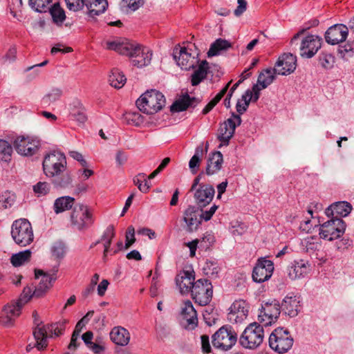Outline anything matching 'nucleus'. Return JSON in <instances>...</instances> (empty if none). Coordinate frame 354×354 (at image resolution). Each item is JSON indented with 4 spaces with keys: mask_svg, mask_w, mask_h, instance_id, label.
I'll use <instances>...</instances> for the list:
<instances>
[{
    "mask_svg": "<svg viewBox=\"0 0 354 354\" xmlns=\"http://www.w3.org/2000/svg\"><path fill=\"white\" fill-rule=\"evenodd\" d=\"M106 48L129 56L132 64L138 68L149 65L152 58V51L149 48L141 46L125 38L107 41Z\"/></svg>",
    "mask_w": 354,
    "mask_h": 354,
    "instance_id": "f257e3e1",
    "label": "nucleus"
},
{
    "mask_svg": "<svg viewBox=\"0 0 354 354\" xmlns=\"http://www.w3.org/2000/svg\"><path fill=\"white\" fill-rule=\"evenodd\" d=\"M66 164L64 154L58 151H51L44 158V172L46 176L53 178V183L57 187L64 188L71 184V176L66 172Z\"/></svg>",
    "mask_w": 354,
    "mask_h": 354,
    "instance_id": "f03ea898",
    "label": "nucleus"
},
{
    "mask_svg": "<svg viewBox=\"0 0 354 354\" xmlns=\"http://www.w3.org/2000/svg\"><path fill=\"white\" fill-rule=\"evenodd\" d=\"M166 100L162 93L152 89L147 91L136 101L137 107L147 114H153L165 105Z\"/></svg>",
    "mask_w": 354,
    "mask_h": 354,
    "instance_id": "7ed1b4c3",
    "label": "nucleus"
},
{
    "mask_svg": "<svg viewBox=\"0 0 354 354\" xmlns=\"http://www.w3.org/2000/svg\"><path fill=\"white\" fill-rule=\"evenodd\" d=\"M71 223L75 230L79 232H85L94 223L91 210L86 205L75 204L71 214Z\"/></svg>",
    "mask_w": 354,
    "mask_h": 354,
    "instance_id": "20e7f679",
    "label": "nucleus"
},
{
    "mask_svg": "<svg viewBox=\"0 0 354 354\" xmlns=\"http://www.w3.org/2000/svg\"><path fill=\"white\" fill-rule=\"evenodd\" d=\"M11 236L19 245L25 247L30 244L34 239L31 223L26 218L15 221L11 227Z\"/></svg>",
    "mask_w": 354,
    "mask_h": 354,
    "instance_id": "39448f33",
    "label": "nucleus"
},
{
    "mask_svg": "<svg viewBox=\"0 0 354 354\" xmlns=\"http://www.w3.org/2000/svg\"><path fill=\"white\" fill-rule=\"evenodd\" d=\"M263 339V325L253 322L245 328L240 337L239 342L245 348L254 349L261 344Z\"/></svg>",
    "mask_w": 354,
    "mask_h": 354,
    "instance_id": "423d86ee",
    "label": "nucleus"
},
{
    "mask_svg": "<svg viewBox=\"0 0 354 354\" xmlns=\"http://www.w3.org/2000/svg\"><path fill=\"white\" fill-rule=\"evenodd\" d=\"M293 344V338L290 332L283 328H276L270 335L269 345L270 348L279 353H285Z\"/></svg>",
    "mask_w": 354,
    "mask_h": 354,
    "instance_id": "0eeeda50",
    "label": "nucleus"
},
{
    "mask_svg": "<svg viewBox=\"0 0 354 354\" xmlns=\"http://www.w3.org/2000/svg\"><path fill=\"white\" fill-rule=\"evenodd\" d=\"M236 341V333L230 326H222L212 336L213 346L223 351L230 349Z\"/></svg>",
    "mask_w": 354,
    "mask_h": 354,
    "instance_id": "6e6552de",
    "label": "nucleus"
},
{
    "mask_svg": "<svg viewBox=\"0 0 354 354\" xmlns=\"http://www.w3.org/2000/svg\"><path fill=\"white\" fill-rule=\"evenodd\" d=\"M346 224L341 218H332L319 227V236L324 239L333 241L340 238L344 233Z\"/></svg>",
    "mask_w": 354,
    "mask_h": 354,
    "instance_id": "1a4fd4ad",
    "label": "nucleus"
},
{
    "mask_svg": "<svg viewBox=\"0 0 354 354\" xmlns=\"http://www.w3.org/2000/svg\"><path fill=\"white\" fill-rule=\"evenodd\" d=\"M213 286L211 282L205 279H200L194 282L191 290L192 299L200 306H206L212 300Z\"/></svg>",
    "mask_w": 354,
    "mask_h": 354,
    "instance_id": "9d476101",
    "label": "nucleus"
},
{
    "mask_svg": "<svg viewBox=\"0 0 354 354\" xmlns=\"http://www.w3.org/2000/svg\"><path fill=\"white\" fill-rule=\"evenodd\" d=\"M13 146L19 154L24 156H32L39 151L41 142L37 137L20 136L15 138Z\"/></svg>",
    "mask_w": 354,
    "mask_h": 354,
    "instance_id": "9b49d317",
    "label": "nucleus"
},
{
    "mask_svg": "<svg viewBox=\"0 0 354 354\" xmlns=\"http://www.w3.org/2000/svg\"><path fill=\"white\" fill-rule=\"evenodd\" d=\"M280 313L281 307L278 301L274 299L271 302H266L261 305L258 320L265 326H270L277 320Z\"/></svg>",
    "mask_w": 354,
    "mask_h": 354,
    "instance_id": "f8f14e48",
    "label": "nucleus"
},
{
    "mask_svg": "<svg viewBox=\"0 0 354 354\" xmlns=\"http://www.w3.org/2000/svg\"><path fill=\"white\" fill-rule=\"evenodd\" d=\"M241 123V118L239 115L232 113V117L221 124L218 129V139L221 142L218 147L222 145H228L230 138L233 136L236 126Z\"/></svg>",
    "mask_w": 354,
    "mask_h": 354,
    "instance_id": "ddd939ff",
    "label": "nucleus"
},
{
    "mask_svg": "<svg viewBox=\"0 0 354 354\" xmlns=\"http://www.w3.org/2000/svg\"><path fill=\"white\" fill-rule=\"evenodd\" d=\"M274 264L266 258L259 259L252 271V279L257 283L268 281L272 275Z\"/></svg>",
    "mask_w": 354,
    "mask_h": 354,
    "instance_id": "4468645a",
    "label": "nucleus"
},
{
    "mask_svg": "<svg viewBox=\"0 0 354 354\" xmlns=\"http://www.w3.org/2000/svg\"><path fill=\"white\" fill-rule=\"evenodd\" d=\"M249 304L243 299L236 300L230 308L227 319L230 323H242L248 317Z\"/></svg>",
    "mask_w": 354,
    "mask_h": 354,
    "instance_id": "2eb2a0df",
    "label": "nucleus"
},
{
    "mask_svg": "<svg viewBox=\"0 0 354 354\" xmlns=\"http://www.w3.org/2000/svg\"><path fill=\"white\" fill-rule=\"evenodd\" d=\"M21 305L15 303L5 305L0 313V324L4 327H12L17 317L21 314Z\"/></svg>",
    "mask_w": 354,
    "mask_h": 354,
    "instance_id": "dca6fc26",
    "label": "nucleus"
},
{
    "mask_svg": "<svg viewBox=\"0 0 354 354\" xmlns=\"http://www.w3.org/2000/svg\"><path fill=\"white\" fill-rule=\"evenodd\" d=\"M348 29L344 24H335L330 26L325 33L326 41L331 45L338 44L346 40Z\"/></svg>",
    "mask_w": 354,
    "mask_h": 354,
    "instance_id": "f3484780",
    "label": "nucleus"
},
{
    "mask_svg": "<svg viewBox=\"0 0 354 354\" xmlns=\"http://www.w3.org/2000/svg\"><path fill=\"white\" fill-rule=\"evenodd\" d=\"M192 193L196 204L198 207L203 208L212 202L215 190L210 185H200Z\"/></svg>",
    "mask_w": 354,
    "mask_h": 354,
    "instance_id": "a211bd4d",
    "label": "nucleus"
},
{
    "mask_svg": "<svg viewBox=\"0 0 354 354\" xmlns=\"http://www.w3.org/2000/svg\"><path fill=\"white\" fill-rule=\"evenodd\" d=\"M297 66V59L291 53H284L280 56L275 64L277 74L287 75L294 72Z\"/></svg>",
    "mask_w": 354,
    "mask_h": 354,
    "instance_id": "6ab92c4d",
    "label": "nucleus"
},
{
    "mask_svg": "<svg viewBox=\"0 0 354 354\" xmlns=\"http://www.w3.org/2000/svg\"><path fill=\"white\" fill-rule=\"evenodd\" d=\"M322 39L315 35H308L301 41L300 55L301 57L311 58L321 48Z\"/></svg>",
    "mask_w": 354,
    "mask_h": 354,
    "instance_id": "aec40b11",
    "label": "nucleus"
},
{
    "mask_svg": "<svg viewBox=\"0 0 354 354\" xmlns=\"http://www.w3.org/2000/svg\"><path fill=\"white\" fill-rule=\"evenodd\" d=\"M174 59L177 64L183 70L193 68L196 62L194 57L188 53L185 47L175 48L174 50Z\"/></svg>",
    "mask_w": 354,
    "mask_h": 354,
    "instance_id": "412c9836",
    "label": "nucleus"
},
{
    "mask_svg": "<svg viewBox=\"0 0 354 354\" xmlns=\"http://www.w3.org/2000/svg\"><path fill=\"white\" fill-rule=\"evenodd\" d=\"M183 221L186 223V230L189 232L196 231L201 223L199 211L192 205H189L184 212Z\"/></svg>",
    "mask_w": 354,
    "mask_h": 354,
    "instance_id": "4be33fe9",
    "label": "nucleus"
},
{
    "mask_svg": "<svg viewBox=\"0 0 354 354\" xmlns=\"http://www.w3.org/2000/svg\"><path fill=\"white\" fill-rule=\"evenodd\" d=\"M194 271L183 270L176 277V283L181 293L191 292L194 285Z\"/></svg>",
    "mask_w": 354,
    "mask_h": 354,
    "instance_id": "5701e85b",
    "label": "nucleus"
},
{
    "mask_svg": "<svg viewBox=\"0 0 354 354\" xmlns=\"http://www.w3.org/2000/svg\"><path fill=\"white\" fill-rule=\"evenodd\" d=\"M35 278L42 277L39 285L35 287L34 294L35 297H40L52 286V283L55 281L56 277L53 274H48L41 270H35Z\"/></svg>",
    "mask_w": 354,
    "mask_h": 354,
    "instance_id": "b1692460",
    "label": "nucleus"
},
{
    "mask_svg": "<svg viewBox=\"0 0 354 354\" xmlns=\"http://www.w3.org/2000/svg\"><path fill=\"white\" fill-rule=\"evenodd\" d=\"M299 297L297 295H287L283 299L281 310L290 317H296L301 310Z\"/></svg>",
    "mask_w": 354,
    "mask_h": 354,
    "instance_id": "393cba45",
    "label": "nucleus"
},
{
    "mask_svg": "<svg viewBox=\"0 0 354 354\" xmlns=\"http://www.w3.org/2000/svg\"><path fill=\"white\" fill-rule=\"evenodd\" d=\"M310 270V264L308 261L300 259L295 261L294 263L288 268V277L292 279H297L304 277Z\"/></svg>",
    "mask_w": 354,
    "mask_h": 354,
    "instance_id": "a878e982",
    "label": "nucleus"
},
{
    "mask_svg": "<svg viewBox=\"0 0 354 354\" xmlns=\"http://www.w3.org/2000/svg\"><path fill=\"white\" fill-rule=\"evenodd\" d=\"M352 206L346 201L336 202L330 205L325 211L328 217L339 218L347 216L351 212Z\"/></svg>",
    "mask_w": 354,
    "mask_h": 354,
    "instance_id": "bb28decb",
    "label": "nucleus"
},
{
    "mask_svg": "<svg viewBox=\"0 0 354 354\" xmlns=\"http://www.w3.org/2000/svg\"><path fill=\"white\" fill-rule=\"evenodd\" d=\"M201 100L194 97H190L185 93L176 100L170 106L172 113L180 112L187 110L189 107H195Z\"/></svg>",
    "mask_w": 354,
    "mask_h": 354,
    "instance_id": "cd10ccee",
    "label": "nucleus"
},
{
    "mask_svg": "<svg viewBox=\"0 0 354 354\" xmlns=\"http://www.w3.org/2000/svg\"><path fill=\"white\" fill-rule=\"evenodd\" d=\"M180 315L186 320L187 326L190 328H195L198 324L197 313L189 300L183 302L181 307Z\"/></svg>",
    "mask_w": 354,
    "mask_h": 354,
    "instance_id": "c85d7f7f",
    "label": "nucleus"
},
{
    "mask_svg": "<svg viewBox=\"0 0 354 354\" xmlns=\"http://www.w3.org/2000/svg\"><path fill=\"white\" fill-rule=\"evenodd\" d=\"M107 7L106 0H84V8H86V13L92 17L104 12Z\"/></svg>",
    "mask_w": 354,
    "mask_h": 354,
    "instance_id": "c756f323",
    "label": "nucleus"
},
{
    "mask_svg": "<svg viewBox=\"0 0 354 354\" xmlns=\"http://www.w3.org/2000/svg\"><path fill=\"white\" fill-rule=\"evenodd\" d=\"M111 339L117 345L126 346L130 340L129 331L121 326L115 327L110 333Z\"/></svg>",
    "mask_w": 354,
    "mask_h": 354,
    "instance_id": "7c9ffc66",
    "label": "nucleus"
},
{
    "mask_svg": "<svg viewBox=\"0 0 354 354\" xmlns=\"http://www.w3.org/2000/svg\"><path fill=\"white\" fill-rule=\"evenodd\" d=\"M223 154L220 151H215L209 157L206 167V174L212 175L221 169L223 163Z\"/></svg>",
    "mask_w": 354,
    "mask_h": 354,
    "instance_id": "2f4dec72",
    "label": "nucleus"
},
{
    "mask_svg": "<svg viewBox=\"0 0 354 354\" xmlns=\"http://www.w3.org/2000/svg\"><path fill=\"white\" fill-rule=\"evenodd\" d=\"M115 229L113 225H109L104 230L100 242H103L104 252H103V260L105 261L108 254L109 253L110 246L112 243V239L115 236Z\"/></svg>",
    "mask_w": 354,
    "mask_h": 354,
    "instance_id": "473e14b6",
    "label": "nucleus"
},
{
    "mask_svg": "<svg viewBox=\"0 0 354 354\" xmlns=\"http://www.w3.org/2000/svg\"><path fill=\"white\" fill-rule=\"evenodd\" d=\"M209 71V64L206 60H203L198 68L192 75L191 82L192 86L198 85L207 77Z\"/></svg>",
    "mask_w": 354,
    "mask_h": 354,
    "instance_id": "72a5a7b5",
    "label": "nucleus"
},
{
    "mask_svg": "<svg viewBox=\"0 0 354 354\" xmlns=\"http://www.w3.org/2000/svg\"><path fill=\"white\" fill-rule=\"evenodd\" d=\"M33 335L36 339L35 346L38 350L46 348L48 345L47 337L48 335V330L46 326H37L33 331Z\"/></svg>",
    "mask_w": 354,
    "mask_h": 354,
    "instance_id": "f704fd0d",
    "label": "nucleus"
},
{
    "mask_svg": "<svg viewBox=\"0 0 354 354\" xmlns=\"http://www.w3.org/2000/svg\"><path fill=\"white\" fill-rule=\"evenodd\" d=\"M75 198L71 196L57 198L54 203L53 209L56 214H59L72 208Z\"/></svg>",
    "mask_w": 354,
    "mask_h": 354,
    "instance_id": "c9c22d12",
    "label": "nucleus"
},
{
    "mask_svg": "<svg viewBox=\"0 0 354 354\" xmlns=\"http://www.w3.org/2000/svg\"><path fill=\"white\" fill-rule=\"evenodd\" d=\"M277 73L274 68H267L263 71L259 75L257 79L258 84L262 88H267L272 83L275 78V74Z\"/></svg>",
    "mask_w": 354,
    "mask_h": 354,
    "instance_id": "e433bc0d",
    "label": "nucleus"
},
{
    "mask_svg": "<svg viewBox=\"0 0 354 354\" xmlns=\"http://www.w3.org/2000/svg\"><path fill=\"white\" fill-rule=\"evenodd\" d=\"M231 47V44L223 39H218L210 46L207 52L209 57L218 55L221 51L225 50Z\"/></svg>",
    "mask_w": 354,
    "mask_h": 354,
    "instance_id": "4c0bfd02",
    "label": "nucleus"
},
{
    "mask_svg": "<svg viewBox=\"0 0 354 354\" xmlns=\"http://www.w3.org/2000/svg\"><path fill=\"white\" fill-rule=\"evenodd\" d=\"M31 254L30 250H26L14 254L10 257V263L14 267H19L30 261Z\"/></svg>",
    "mask_w": 354,
    "mask_h": 354,
    "instance_id": "58836bf2",
    "label": "nucleus"
},
{
    "mask_svg": "<svg viewBox=\"0 0 354 354\" xmlns=\"http://www.w3.org/2000/svg\"><path fill=\"white\" fill-rule=\"evenodd\" d=\"M49 11L53 22L58 26H61L66 19V15L64 9L62 8L57 3H55L50 8H49Z\"/></svg>",
    "mask_w": 354,
    "mask_h": 354,
    "instance_id": "ea45409f",
    "label": "nucleus"
},
{
    "mask_svg": "<svg viewBox=\"0 0 354 354\" xmlns=\"http://www.w3.org/2000/svg\"><path fill=\"white\" fill-rule=\"evenodd\" d=\"M232 81L229 82L221 91L220 92L205 106V107L203 109L202 113L203 115H206L222 99V97L227 93L230 84Z\"/></svg>",
    "mask_w": 354,
    "mask_h": 354,
    "instance_id": "a19ab883",
    "label": "nucleus"
},
{
    "mask_svg": "<svg viewBox=\"0 0 354 354\" xmlns=\"http://www.w3.org/2000/svg\"><path fill=\"white\" fill-rule=\"evenodd\" d=\"M252 91L248 89L241 97V100H239L236 105V111L239 115L243 114L248 108L250 101H252Z\"/></svg>",
    "mask_w": 354,
    "mask_h": 354,
    "instance_id": "79ce46f5",
    "label": "nucleus"
},
{
    "mask_svg": "<svg viewBox=\"0 0 354 354\" xmlns=\"http://www.w3.org/2000/svg\"><path fill=\"white\" fill-rule=\"evenodd\" d=\"M126 80L125 76L117 69L112 71L111 75H110L109 78L110 84L117 88H122L124 85Z\"/></svg>",
    "mask_w": 354,
    "mask_h": 354,
    "instance_id": "37998d69",
    "label": "nucleus"
},
{
    "mask_svg": "<svg viewBox=\"0 0 354 354\" xmlns=\"http://www.w3.org/2000/svg\"><path fill=\"white\" fill-rule=\"evenodd\" d=\"M67 320L64 319L47 326L49 337H58L61 335L66 328Z\"/></svg>",
    "mask_w": 354,
    "mask_h": 354,
    "instance_id": "c03bdc74",
    "label": "nucleus"
},
{
    "mask_svg": "<svg viewBox=\"0 0 354 354\" xmlns=\"http://www.w3.org/2000/svg\"><path fill=\"white\" fill-rule=\"evenodd\" d=\"M303 250L309 254H313L316 250H319L320 243L317 241V239L314 236L307 237L304 239L301 242Z\"/></svg>",
    "mask_w": 354,
    "mask_h": 354,
    "instance_id": "a18cd8bd",
    "label": "nucleus"
},
{
    "mask_svg": "<svg viewBox=\"0 0 354 354\" xmlns=\"http://www.w3.org/2000/svg\"><path fill=\"white\" fill-rule=\"evenodd\" d=\"M70 115L71 118L81 123H84L86 120V117L84 113V109L82 107L80 102H77V106L71 105L70 108Z\"/></svg>",
    "mask_w": 354,
    "mask_h": 354,
    "instance_id": "49530a36",
    "label": "nucleus"
},
{
    "mask_svg": "<svg viewBox=\"0 0 354 354\" xmlns=\"http://www.w3.org/2000/svg\"><path fill=\"white\" fill-rule=\"evenodd\" d=\"M133 183L142 193H147L151 186V183L145 178V174L140 173L133 178Z\"/></svg>",
    "mask_w": 354,
    "mask_h": 354,
    "instance_id": "de8ad7c7",
    "label": "nucleus"
},
{
    "mask_svg": "<svg viewBox=\"0 0 354 354\" xmlns=\"http://www.w3.org/2000/svg\"><path fill=\"white\" fill-rule=\"evenodd\" d=\"M12 147L10 144L3 140H0V159L5 162L11 160Z\"/></svg>",
    "mask_w": 354,
    "mask_h": 354,
    "instance_id": "09e8293b",
    "label": "nucleus"
},
{
    "mask_svg": "<svg viewBox=\"0 0 354 354\" xmlns=\"http://www.w3.org/2000/svg\"><path fill=\"white\" fill-rule=\"evenodd\" d=\"M203 155V146H198L196 147L195 154L192 157L189 162V167L193 173L196 172L195 169L199 167L201 162V157Z\"/></svg>",
    "mask_w": 354,
    "mask_h": 354,
    "instance_id": "8fccbe9b",
    "label": "nucleus"
},
{
    "mask_svg": "<svg viewBox=\"0 0 354 354\" xmlns=\"http://www.w3.org/2000/svg\"><path fill=\"white\" fill-rule=\"evenodd\" d=\"M62 95V91L58 88H53L46 95L43 97V102L46 104H50L58 100Z\"/></svg>",
    "mask_w": 354,
    "mask_h": 354,
    "instance_id": "3c124183",
    "label": "nucleus"
},
{
    "mask_svg": "<svg viewBox=\"0 0 354 354\" xmlns=\"http://www.w3.org/2000/svg\"><path fill=\"white\" fill-rule=\"evenodd\" d=\"M52 0H29L30 6L38 12H45Z\"/></svg>",
    "mask_w": 354,
    "mask_h": 354,
    "instance_id": "603ef678",
    "label": "nucleus"
},
{
    "mask_svg": "<svg viewBox=\"0 0 354 354\" xmlns=\"http://www.w3.org/2000/svg\"><path fill=\"white\" fill-rule=\"evenodd\" d=\"M204 273L209 277H216L220 268L216 262L207 261L203 268Z\"/></svg>",
    "mask_w": 354,
    "mask_h": 354,
    "instance_id": "864d4df0",
    "label": "nucleus"
},
{
    "mask_svg": "<svg viewBox=\"0 0 354 354\" xmlns=\"http://www.w3.org/2000/svg\"><path fill=\"white\" fill-rule=\"evenodd\" d=\"M51 253L55 259H62L65 254V245L61 241L54 243L51 247Z\"/></svg>",
    "mask_w": 354,
    "mask_h": 354,
    "instance_id": "5fc2aeb1",
    "label": "nucleus"
},
{
    "mask_svg": "<svg viewBox=\"0 0 354 354\" xmlns=\"http://www.w3.org/2000/svg\"><path fill=\"white\" fill-rule=\"evenodd\" d=\"M320 64L326 69L333 68L335 63V57L331 54L322 53L319 57Z\"/></svg>",
    "mask_w": 354,
    "mask_h": 354,
    "instance_id": "6e6d98bb",
    "label": "nucleus"
},
{
    "mask_svg": "<svg viewBox=\"0 0 354 354\" xmlns=\"http://www.w3.org/2000/svg\"><path fill=\"white\" fill-rule=\"evenodd\" d=\"M32 297H35L34 291H32V288L26 286L24 288L19 301L15 304L21 305L22 307L23 305L26 304Z\"/></svg>",
    "mask_w": 354,
    "mask_h": 354,
    "instance_id": "4d7b16f0",
    "label": "nucleus"
},
{
    "mask_svg": "<svg viewBox=\"0 0 354 354\" xmlns=\"http://www.w3.org/2000/svg\"><path fill=\"white\" fill-rule=\"evenodd\" d=\"M50 189V185L46 182H39L33 186V191L38 196L46 195Z\"/></svg>",
    "mask_w": 354,
    "mask_h": 354,
    "instance_id": "13d9d810",
    "label": "nucleus"
},
{
    "mask_svg": "<svg viewBox=\"0 0 354 354\" xmlns=\"http://www.w3.org/2000/svg\"><path fill=\"white\" fill-rule=\"evenodd\" d=\"M67 8L73 12H78L84 9V0H65Z\"/></svg>",
    "mask_w": 354,
    "mask_h": 354,
    "instance_id": "bf43d9fd",
    "label": "nucleus"
},
{
    "mask_svg": "<svg viewBox=\"0 0 354 354\" xmlns=\"http://www.w3.org/2000/svg\"><path fill=\"white\" fill-rule=\"evenodd\" d=\"M126 241L124 245V250L128 249L136 241L135 239V229L132 225L128 227L126 232Z\"/></svg>",
    "mask_w": 354,
    "mask_h": 354,
    "instance_id": "052dcab7",
    "label": "nucleus"
},
{
    "mask_svg": "<svg viewBox=\"0 0 354 354\" xmlns=\"http://www.w3.org/2000/svg\"><path fill=\"white\" fill-rule=\"evenodd\" d=\"M218 207V205L214 204L209 210L203 211V208H201V212H199V216L201 217V221L205 220L207 221L210 220Z\"/></svg>",
    "mask_w": 354,
    "mask_h": 354,
    "instance_id": "680f3d73",
    "label": "nucleus"
},
{
    "mask_svg": "<svg viewBox=\"0 0 354 354\" xmlns=\"http://www.w3.org/2000/svg\"><path fill=\"white\" fill-rule=\"evenodd\" d=\"M17 57V48L13 46L10 47L6 54L2 57V62L4 64L6 62H14Z\"/></svg>",
    "mask_w": 354,
    "mask_h": 354,
    "instance_id": "e2e57ef3",
    "label": "nucleus"
},
{
    "mask_svg": "<svg viewBox=\"0 0 354 354\" xmlns=\"http://www.w3.org/2000/svg\"><path fill=\"white\" fill-rule=\"evenodd\" d=\"M214 241V237L211 234H205L204 236L199 240V243L201 244V246H203L204 248H208L213 243Z\"/></svg>",
    "mask_w": 354,
    "mask_h": 354,
    "instance_id": "0e129e2a",
    "label": "nucleus"
},
{
    "mask_svg": "<svg viewBox=\"0 0 354 354\" xmlns=\"http://www.w3.org/2000/svg\"><path fill=\"white\" fill-rule=\"evenodd\" d=\"M237 3L238 6L234 13L236 17H239L246 10L248 3L245 0H237Z\"/></svg>",
    "mask_w": 354,
    "mask_h": 354,
    "instance_id": "69168bd1",
    "label": "nucleus"
},
{
    "mask_svg": "<svg viewBox=\"0 0 354 354\" xmlns=\"http://www.w3.org/2000/svg\"><path fill=\"white\" fill-rule=\"evenodd\" d=\"M202 350L204 353H209L211 351L209 336L203 335L201 337Z\"/></svg>",
    "mask_w": 354,
    "mask_h": 354,
    "instance_id": "338daca9",
    "label": "nucleus"
},
{
    "mask_svg": "<svg viewBox=\"0 0 354 354\" xmlns=\"http://www.w3.org/2000/svg\"><path fill=\"white\" fill-rule=\"evenodd\" d=\"M109 285V282L106 279H103L100 283V284L97 286V294L100 297H102L104 295V294L108 288Z\"/></svg>",
    "mask_w": 354,
    "mask_h": 354,
    "instance_id": "774afa93",
    "label": "nucleus"
}]
</instances>
